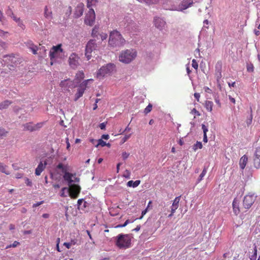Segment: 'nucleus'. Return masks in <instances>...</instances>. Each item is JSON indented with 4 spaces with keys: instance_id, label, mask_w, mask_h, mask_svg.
<instances>
[{
    "instance_id": "59",
    "label": "nucleus",
    "mask_w": 260,
    "mask_h": 260,
    "mask_svg": "<svg viewBox=\"0 0 260 260\" xmlns=\"http://www.w3.org/2000/svg\"><path fill=\"white\" fill-rule=\"evenodd\" d=\"M43 203V201H41V202H38L37 203H35L33 205L32 207H37L40 205H41V204H42Z\"/></svg>"
},
{
    "instance_id": "35",
    "label": "nucleus",
    "mask_w": 260,
    "mask_h": 260,
    "mask_svg": "<svg viewBox=\"0 0 260 260\" xmlns=\"http://www.w3.org/2000/svg\"><path fill=\"white\" fill-rule=\"evenodd\" d=\"M135 220L130 221L129 219H127L125 222L123 224H118L115 226L116 228H120L125 227L126 225H127L129 223H132L134 222Z\"/></svg>"
},
{
    "instance_id": "10",
    "label": "nucleus",
    "mask_w": 260,
    "mask_h": 260,
    "mask_svg": "<svg viewBox=\"0 0 260 260\" xmlns=\"http://www.w3.org/2000/svg\"><path fill=\"white\" fill-rule=\"evenodd\" d=\"M89 9V10L86 15L84 22L86 24L92 26L93 25L95 21V14L94 11L92 8Z\"/></svg>"
},
{
    "instance_id": "23",
    "label": "nucleus",
    "mask_w": 260,
    "mask_h": 260,
    "mask_svg": "<svg viewBox=\"0 0 260 260\" xmlns=\"http://www.w3.org/2000/svg\"><path fill=\"white\" fill-rule=\"evenodd\" d=\"M12 102L9 100H5L0 103V110L7 109L11 104Z\"/></svg>"
},
{
    "instance_id": "40",
    "label": "nucleus",
    "mask_w": 260,
    "mask_h": 260,
    "mask_svg": "<svg viewBox=\"0 0 260 260\" xmlns=\"http://www.w3.org/2000/svg\"><path fill=\"white\" fill-rule=\"evenodd\" d=\"M51 12L49 11L47 7H45L44 15L46 17H49L51 16Z\"/></svg>"
},
{
    "instance_id": "60",
    "label": "nucleus",
    "mask_w": 260,
    "mask_h": 260,
    "mask_svg": "<svg viewBox=\"0 0 260 260\" xmlns=\"http://www.w3.org/2000/svg\"><path fill=\"white\" fill-rule=\"evenodd\" d=\"M148 209L147 208H146L144 210H143L142 212V216L140 218V219H142L143 216L145 215V214L148 211Z\"/></svg>"
},
{
    "instance_id": "22",
    "label": "nucleus",
    "mask_w": 260,
    "mask_h": 260,
    "mask_svg": "<svg viewBox=\"0 0 260 260\" xmlns=\"http://www.w3.org/2000/svg\"><path fill=\"white\" fill-rule=\"evenodd\" d=\"M193 3L191 0H184L181 3L182 9L183 10L189 8Z\"/></svg>"
},
{
    "instance_id": "14",
    "label": "nucleus",
    "mask_w": 260,
    "mask_h": 260,
    "mask_svg": "<svg viewBox=\"0 0 260 260\" xmlns=\"http://www.w3.org/2000/svg\"><path fill=\"white\" fill-rule=\"evenodd\" d=\"M181 196L177 197L175 198V199L173 201V204L171 207V214H170L168 215V217H172L174 213L175 212L176 210L177 209V208L179 207V204L180 202Z\"/></svg>"
},
{
    "instance_id": "7",
    "label": "nucleus",
    "mask_w": 260,
    "mask_h": 260,
    "mask_svg": "<svg viewBox=\"0 0 260 260\" xmlns=\"http://www.w3.org/2000/svg\"><path fill=\"white\" fill-rule=\"evenodd\" d=\"M256 197L253 193H248L244 196L243 200V206L244 208L249 209L254 203Z\"/></svg>"
},
{
    "instance_id": "64",
    "label": "nucleus",
    "mask_w": 260,
    "mask_h": 260,
    "mask_svg": "<svg viewBox=\"0 0 260 260\" xmlns=\"http://www.w3.org/2000/svg\"><path fill=\"white\" fill-rule=\"evenodd\" d=\"M256 257H257L256 256H255V255H253L252 254L250 256L249 258L250 260H256Z\"/></svg>"
},
{
    "instance_id": "48",
    "label": "nucleus",
    "mask_w": 260,
    "mask_h": 260,
    "mask_svg": "<svg viewBox=\"0 0 260 260\" xmlns=\"http://www.w3.org/2000/svg\"><path fill=\"white\" fill-rule=\"evenodd\" d=\"M7 14L8 15V16H9L11 17L13 15H14V13H13L12 9L10 7H8V9L7 11Z\"/></svg>"
},
{
    "instance_id": "3",
    "label": "nucleus",
    "mask_w": 260,
    "mask_h": 260,
    "mask_svg": "<svg viewBox=\"0 0 260 260\" xmlns=\"http://www.w3.org/2000/svg\"><path fill=\"white\" fill-rule=\"evenodd\" d=\"M125 43V39L117 30H113L110 34L109 45L113 47L123 46Z\"/></svg>"
},
{
    "instance_id": "63",
    "label": "nucleus",
    "mask_w": 260,
    "mask_h": 260,
    "mask_svg": "<svg viewBox=\"0 0 260 260\" xmlns=\"http://www.w3.org/2000/svg\"><path fill=\"white\" fill-rule=\"evenodd\" d=\"M109 138V136L108 135H103L102 136V139H104L105 140H108Z\"/></svg>"
},
{
    "instance_id": "32",
    "label": "nucleus",
    "mask_w": 260,
    "mask_h": 260,
    "mask_svg": "<svg viewBox=\"0 0 260 260\" xmlns=\"http://www.w3.org/2000/svg\"><path fill=\"white\" fill-rule=\"evenodd\" d=\"M203 147L202 144L201 142H197L196 144L193 145V149L196 151L198 149H202Z\"/></svg>"
},
{
    "instance_id": "5",
    "label": "nucleus",
    "mask_w": 260,
    "mask_h": 260,
    "mask_svg": "<svg viewBox=\"0 0 260 260\" xmlns=\"http://www.w3.org/2000/svg\"><path fill=\"white\" fill-rule=\"evenodd\" d=\"M62 44H59L56 46H53L50 50L49 57L50 59V64L52 66L53 63L57 58H61V54L63 53V50L61 48Z\"/></svg>"
},
{
    "instance_id": "27",
    "label": "nucleus",
    "mask_w": 260,
    "mask_h": 260,
    "mask_svg": "<svg viewBox=\"0 0 260 260\" xmlns=\"http://www.w3.org/2000/svg\"><path fill=\"white\" fill-rule=\"evenodd\" d=\"M141 183V181L139 180H136L135 181H133V180H130L127 182V186L128 187H133L134 188L137 187Z\"/></svg>"
},
{
    "instance_id": "37",
    "label": "nucleus",
    "mask_w": 260,
    "mask_h": 260,
    "mask_svg": "<svg viewBox=\"0 0 260 260\" xmlns=\"http://www.w3.org/2000/svg\"><path fill=\"white\" fill-rule=\"evenodd\" d=\"M106 145H107V143L106 142H105L104 141H103L102 139H101L98 140V142L97 144H96L95 146L96 147H98L99 146H101L102 147H104V146H105Z\"/></svg>"
},
{
    "instance_id": "56",
    "label": "nucleus",
    "mask_w": 260,
    "mask_h": 260,
    "mask_svg": "<svg viewBox=\"0 0 260 260\" xmlns=\"http://www.w3.org/2000/svg\"><path fill=\"white\" fill-rule=\"evenodd\" d=\"M20 244L19 242H18V241H14L13 242V243L12 244V247H17L18 245H19Z\"/></svg>"
},
{
    "instance_id": "1",
    "label": "nucleus",
    "mask_w": 260,
    "mask_h": 260,
    "mask_svg": "<svg viewBox=\"0 0 260 260\" xmlns=\"http://www.w3.org/2000/svg\"><path fill=\"white\" fill-rule=\"evenodd\" d=\"M116 71V66L114 63H109L101 67L96 73V78L103 79L105 77L111 76Z\"/></svg>"
},
{
    "instance_id": "61",
    "label": "nucleus",
    "mask_w": 260,
    "mask_h": 260,
    "mask_svg": "<svg viewBox=\"0 0 260 260\" xmlns=\"http://www.w3.org/2000/svg\"><path fill=\"white\" fill-rule=\"evenodd\" d=\"M0 46L3 48H5L7 47V44L5 42L1 41L0 42Z\"/></svg>"
},
{
    "instance_id": "4",
    "label": "nucleus",
    "mask_w": 260,
    "mask_h": 260,
    "mask_svg": "<svg viewBox=\"0 0 260 260\" xmlns=\"http://www.w3.org/2000/svg\"><path fill=\"white\" fill-rule=\"evenodd\" d=\"M137 52L133 49H126L121 52L119 56V60L120 62L129 63L137 56Z\"/></svg>"
},
{
    "instance_id": "53",
    "label": "nucleus",
    "mask_w": 260,
    "mask_h": 260,
    "mask_svg": "<svg viewBox=\"0 0 260 260\" xmlns=\"http://www.w3.org/2000/svg\"><path fill=\"white\" fill-rule=\"evenodd\" d=\"M72 245V243L64 242L63 243V245L65 246L68 249L70 248Z\"/></svg>"
},
{
    "instance_id": "9",
    "label": "nucleus",
    "mask_w": 260,
    "mask_h": 260,
    "mask_svg": "<svg viewBox=\"0 0 260 260\" xmlns=\"http://www.w3.org/2000/svg\"><path fill=\"white\" fill-rule=\"evenodd\" d=\"M44 123V122H42L37 123L36 124H33L32 122H28L23 125L24 130L31 132L37 131L43 127Z\"/></svg>"
},
{
    "instance_id": "8",
    "label": "nucleus",
    "mask_w": 260,
    "mask_h": 260,
    "mask_svg": "<svg viewBox=\"0 0 260 260\" xmlns=\"http://www.w3.org/2000/svg\"><path fill=\"white\" fill-rule=\"evenodd\" d=\"M93 80L92 79H87L84 80L82 83L80 84L77 89V92L75 95V101H77L79 98L82 96L85 90L87 87L88 83L89 81H93Z\"/></svg>"
},
{
    "instance_id": "34",
    "label": "nucleus",
    "mask_w": 260,
    "mask_h": 260,
    "mask_svg": "<svg viewBox=\"0 0 260 260\" xmlns=\"http://www.w3.org/2000/svg\"><path fill=\"white\" fill-rule=\"evenodd\" d=\"M66 193H69L68 188L67 187H63L60 191V196L61 197H66Z\"/></svg>"
},
{
    "instance_id": "47",
    "label": "nucleus",
    "mask_w": 260,
    "mask_h": 260,
    "mask_svg": "<svg viewBox=\"0 0 260 260\" xmlns=\"http://www.w3.org/2000/svg\"><path fill=\"white\" fill-rule=\"evenodd\" d=\"M131 134L125 135L122 139V143H124L125 142H126L131 137Z\"/></svg>"
},
{
    "instance_id": "30",
    "label": "nucleus",
    "mask_w": 260,
    "mask_h": 260,
    "mask_svg": "<svg viewBox=\"0 0 260 260\" xmlns=\"http://www.w3.org/2000/svg\"><path fill=\"white\" fill-rule=\"evenodd\" d=\"M7 166L0 162V172L5 173L6 175H9L10 172L7 170Z\"/></svg>"
},
{
    "instance_id": "33",
    "label": "nucleus",
    "mask_w": 260,
    "mask_h": 260,
    "mask_svg": "<svg viewBox=\"0 0 260 260\" xmlns=\"http://www.w3.org/2000/svg\"><path fill=\"white\" fill-rule=\"evenodd\" d=\"M207 173V170L206 168H204L202 171V172L201 173V174H200L199 178L198 179V180H197V183H199L200 182H201L203 177L205 176V175H206Z\"/></svg>"
},
{
    "instance_id": "55",
    "label": "nucleus",
    "mask_w": 260,
    "mask_h": 260,
    "mask_svg": "<svg viewBox=\"0 0 260 260\" xmlns=\"http://www.w3.org/2000/svg\"><path fill=\"white\" fill-rule=\"evenodd\" d=\"M194 96L198 102H199L200 98V94L199 93H195L194 94Z\"/></svg>"
},
{
    "instance_id": "16",
    "label": "nucleus",
    "mask_w": 260,
    "mask_h": 260,
    "mask_svg": "<svg viewBox=\"0 0 260 260\" xmlns=\"http://www.w3.org/2000/svg\"><path fill=\"white\" fill-rule=\"evenodd\" d=\"M154 23L155 27L160 30L165 28L166 25V23L164 19L157 17L154 18Z\"/></svg>"
},
{
    "instance_id": "6",
    "label": "nucleus",
    "mask_w": 260,
    "mask_h": 260,
    "mask_svg": "<svg viewBox=\"0 0 260 260\" xmlns=\"http://www.w3.org/2000/svg\"><path fill=\"white\" fill-rule=\"evenodd\" d=\"M98 48V44L95 43V40H90L87 43L85 49V56L87 60H89L92 56V52Z\"/></svg>"
},
{
    "instance_id": "18",
    "label": "nucleus",
    "mask_w": 260,
    "mask_h": 260,
    "mask_svg": "<svg viewBox=\"0 0 260 260\" xmlns=\"http://www.w3.org/2000/svg\"><path fill=\"white\" fill-rule=\"evenodd\" d=\"M26 46L31 50L32 53L36 55L39 48L37 46L34 44L32 41L28 40L25 43Z\"/></svg>"
},
{
    "instance_id": "43",
    "label": "nucleus",
    "mask_w": 260,
    "mask_h": 260,
    "mask_svg": "<svg viewBox=\"0 0 260 260\" xmlns=\"http://www.w3.org/2000/svg\"><path fill=\"white\" fill-rule=\"evenodd\" d=\"M17 24H18V26H19L21 29H22L23 30H24L25 29V26L21 20H20L17 22Z\"/></svg>"
},
{
    "instance_id": "42",
    "label": "nucleus",
    "mask_w": 260,
    "mask_h": 260,
    "mask_svg": "<svg viewBox=\"0 0 260 260\" xmlns=\"http://www.w3.org/2000/svg\"><path fill=\"white\" fill-rule=\"evenodd\" d=\"M7 133V131H6L5 129L0 128V137L6 136Z\"/></svg>"
},
{
    "instance_id": "25",
    "label": "nucleus",
    "mask_w": 260,
    "mask_h": 260,
    "mask_svg": "<svg viewBox=\"0 0 260 260\" xmlns=\"http://www.w3.org/2000/svg\"><path fill=\"white\" fill-rule=\"evenodd\" d=\"M84 78V74L82 71H78L75 76V80L77 83L80 82Z\"/></svg>"
},
{
    "instance_id": "15",
    "label": "nucleus",
    "mask_w": 260,
    "mask_h": 260,
    "mask_svg": "<svg viewBox=\"0 0 260 260\" xmlns=\"http://www.w3.org/2000/svg\"><path fill=\"white\" fill-rule=\"evenodd\" d=\"M222 63L220 61L217 62L215 66V76L217 81L218 82L222 77L221 74Z\"/></svg>"
},
{
    "instance_id": "44",
    "label": "nucleus",
    "mask_w": 260,
    "mask_h": 260,
    "mask_svg": "<svg viewBox=\"0 0 260 260\" xmlns=\"http://www.w3.org/2000/svg\"><path fill=\"white\" fill-rule=\"evenodd\" d=\"M202 128L203 131L204 135H207V132L208 131L207 126H206L205 124H202Z\"/></svg>"
},
{
    "instance_id": "24",
    "label": "nucleus",
    "mask_w": 260,
    "mask_h": 260,
    "mask_svg": "<svg viewBox=\"0 0 260 260\" xmlns=\"http://www.w3.org/2000/svg\"><path fill=\"white\" fill-rule=\"evenodd\" d=\"M56 168L57 169L61 170L62 172L64 173L68 172V170L69 169V166L68 164L63 165L62 163H59L57 165V166H56Z\"/></svg>"
},
{
    "instance_id": "13",
    "label": "nucleus",
    "mask_w": 260,
    "mask_h": 260,
    "mask_svg": "<svg viewBox=\"0 0 260 260\" xmlns=\"http://www.w3.org/2000/svg\"><path fill=\"white\" fill-rule=\"evenodd\" d=\"M59 86L60 87L67 89H69V88H73L76 86V85L75 84L74 81L71 80L70 79H67L61 81L59 83Z\"/></svg>"
},
{
    "instance_id": "29",
    "label": "nucleus",
    "mask_w": 260,
    "mask_h": 260,
    "mask_svg": "<svg viewBox=\"0 0 260 260\" xmlns=\"http://www.w3.org/2000/svg\"><path fill=\"white\" fill-rule=\"evenodd\" d=\"M99 34L100 33L99 32V26H95L92 29L91 36L92 37L98 39Z\"/></svg>"
},
{
    "instance_id": "20",
    "label": "nucleus",
    "mask_w": 260,
    "mask_h": 260,
    "mask_svg": "<svg viewBox=\"0 0 260 260\" xmlns=\"http://www.w3.org/2000/svg\"><path fill=\"white\" fill-rule=\"evenodd\" d=\"M46 165H47V162L46 161H44V164H43V162L42 161H41L39 163V165L38 166L37 168L36 169L35 174L37 176L40 175L41 173L45 169Z\"/></svg>"
},
{
    "instance_id": "11",
    "label": "nucleus",
    "mask_w": 260,
    "mask_h": 260,
    "mask_svg": "<svg viewBox=\"0 0 260 260\" xmlns=\"http://www.w3.org/2000/svg\"><path fill=\"white\" fill-rule=\"evenodd\" d=\"M70 197L73 199H76L79 196L81 191V187L77 184H72L68 188Z\"/></svg>"
},
{
    "instance_id": "49",
    "label": "nucleus",
    "mask_w": 260,
    "mask_h": 260,
    "mask_svg": "<svg viewBox=\"0 0 260 260\" xmlns=\"http://www.w3.org/2000/svg\"><path fill=\"white\" fill-rule=\"evenodd\" d=\"M87 205H88V203L84 200V201L82 203V205L80 208V209L84 210L87 207Z\"/></svg>"
},
{
    "instance_id": "39",
    "label": "nucleus",
    "mask_w": 260,
    "mask_h": 260,
    "mask_svg": "<svg viewBox=\"0 0 260 260\" xmlns=\"http://www.w3.org/2000/svg\"><path fill=\"white\" fill-rule=\"evenodd\" d=\"M190 113L194 115V118H196V116H200L201 115L200 113L198 111H197L195 108H193L191 110Z\"/></svg>"
},
{
    "instance_id": "36",
    "label": "nucleus",
    "mask_w": 260,
    "mask_h": 260,
    "mask_svg": "<svg viewBox=\"0 0 260 260\" xmlns=\"http://www.w3.org/2000/svg\"><path fill=\"white\" fill-rule=\"evenodd\" d=\"M152 109V105L151 104H149V105L145 108L144 110V113L145 114H147L149 112L151 111Z\"/></svg>"
},
{
    "instance_id": "31",
    "label": "nucleus",
    "mask_w": 260,
    "mask_h": 260,
    "mask_svg": "<svg viewBox=\"0 0 260 260\" xmlns=\"http://www.w3.org/2000/svg\"><path fill=\"white\" fill-rule=\"evenodd\" d=\"M99 0H87V7L90 8L92 6H95Z\"/></svg>"
},
{
    "instance_id": "50",
    "label": "nucleus",
    "mask_w": 260,
    "mask_h": 260,
    "mask_svg": "<svg viewBox=\"0 0 260 260\" xmlns=\"http://www.w3.org/2000/svg\"><path fill=\"white\" fill-rule=\"evenodd\" d=\"M25 183L27 186H31L32 185V182L28 178L25 179Z\"/></svg>"
},
{
    "instance_id": "54",
    "label": "nucleus",
    "mask_w": 260,
    "mask_h": 260,
    "mask_svg": "<svg viewBox=\"0 0 260 260\" xmlns=\"http://www.w3.org/2000/svg\"><path fill=\"white\" fill-rule=\"evenodd\" d=\"M257 246L255 245H254V248H253V253L252 254V255L257 256Z\"/></svg>"
},
{
    "instance_id": "52",
    "label": "nucleus",
    "mask_w": 260,
    "mask_h": 260,
    "mask_svg": "<svg viewBox=\"0 0 260 260\" xmlns=\"http://www.w3.org/2000/svg\"><path fill=\"white\" fill-rule=\"evenodd\" d=\"M66 143H67V149L68 150H70V142H69V139L68 138H67L66 139Z\"/></svg>"
},
{
    "instance_id": "46",
    "label": "nucleus",
    "mask_w": 260,
    "mask_h": 260,
    "mask_svg": "<svg viewBox=\"0 0 260 260\" xmlns=\"http://www.w3.org/2000/svg\"><path fill=\"white\" fill-rule=\"evenodd\" d=\"M129 155V153L126 152H123L122 153V157L124 160L127 159Z\"/></svg>"
},
{
    "instance_id": "26",
    "label": "nucleus",
    "mask_w": 260,
    "mask_h": 260,
    "mask_svg": "<svg viewBox=\"0 0 260 260\" xmlns=\"http://www.w3.org/2000/svg\"><path fill=\"white\" fill-rule=\"evenodd\" d=\"M73 176L72 174L67 172L64 173L63 178L66 181H68L69 183H71L73 182V180L72 179Z\"/></svg>"
},
{
    "instance_id": "41",
    "label": "nucleus",
    "mask_w": 260,
    "mask_h": 260,
    "mask_svg": "<svg viewBox=\"0 0 260 260\" xmlns=\"http://www.w3.org/2000/svg\"><path fill=\"white\" fill-rule=\"evenodd\" d=\"M192 67L196 70H197L198 68V63L194 59L192 60Z\"/></svg>"
},
{
    "instance_id": "19",
    "label": "nucleus",
    "mask_w": 260,
    "mask_h": 260,
    "mask_svg": "<svg viewBox=\"0 0 260 260\" xmlns=\"http://www.w3.org/2000/svg\"><path fill=\"white\" fill-rule=\"evenodd\" d=\"M233 212L236 215H238L240 212L239 201L234 199L232 203Z\"/></svg>"
},
{
    "instance_id": "28",
    "label": "nucleus",
    "mask_w": 260,
    "mask_h": 260,
    "mask_svg": "<svg viewBox=\"0 0 260 260\" xmlns=\"http://www.w3.org/2000/svg\"><path fill=\"white\" fill-rule=\"evenodd\" d=\"M213 103L210 101H206L205 103V107L209 112H212Z\"/></svg>"
},
{
    "instance_id": "12",
    "label": "nucleus",
    "mask_w": 260,
    "mask_h": 260,
    "mask_svg": "<svg viewBox=\"0 0 260 260\" xmlns=\"http://www.w3.org/2000/svg\"><path fill=\"white\" fill-rule=\"evenodd\" d=\"M69 63L72 69H76L80 64V57L75 53H72L69 58Z\"/></svg>"
},
{
    "instance_id": "2",
    "label": "nucleus",
    "mask_w": 260,
    "mask_h": 260,
    "mask_svg": "<svg viewBox=\"0 0 260 260\" xmlns=\"http://www.w3.org/2000/svg\"><path fill=\"white\" fill-rule=\"evenodd\" d=\"M132 237L129 234H120L116 237L115 245L120 249H127L131 246Z\"/></svg>"
},
{
    "instance_id": "38",
    "label": "nucleus",
    "mask_w": 260,
    "mask_h": 260,
    "mask_svg": "<svg viewBox=\"0 0 260 260\" xmlns=\"http://www.w3.org/2000/svg\"><path fill=\"white\" fill-rule=\"evenodd\" d=\"M107 38V35L106 33L102 32L99 34V39L98 40L100 39L101 41H104L106 40Z\"/></svg>"
},
{
    "instance_id": "51",
    "label": "nucleus",
    "mask_w": 260,
    "mask_h": 260,
    "mask_svg": "<svg viewBox=\"0 0 260 260\" xmlns=\"http://www.w3.org/2000/svg\"><path fill=\"white\" fill-rule=\"evenodd\" d=\"M11 18L13 19V20H14L16 22H18L20 19V18H18L14 14L12 16H11Z\"/></svg>"
},
{
    "instance_id": "45",
    "label": "nucleus",
    "mask_w": 260,
    "mask_h": 260,
    "mask_svg": "<svg viewBox=\"0 0 260 260\" xmlns=\"http://www.w3.org/2000/svg\"><path fill=\"white\" fill-rule=\"evenodd\" d=\"M83 201H84V200L83 199H80L78 200L77 206H78V209H80V208L82 205Z\"/></svg>"
},
{
    "instance_id": "57",
    "label": "nucleus",
    "mask_w": 260,
    "mask_h": 260,
    "mask_svg": "<svg viewBox=\"0 0 260 260\" xmlns=\"http://www.w3.org/2000/svg\"><path fill=\"white\" fill-rule=\"evenodd\" d=\"M204 89L205 92L208 93H211V89L209 88L208 87H204Z\"/></svg>"
},
{
    "instance_id": "62",
    "label": "nucleus",
    "mask_w": 260,
    "mask_h": 260,
    "mask_svg": "<svg viewBox=\"0 0 260 260\" xmlns=\"http://www.w3.org/2000/svg\"><path fill=\"white\" fill-rule=\"evenodd\" d=\"M229 99L230 100L231 102L235 104L236 102V101L234 98H232L231 95H229Z\"/></svg>"
},
{
    "instance_id": "58",
    "label": "nucleus",
    "mask_w": 260,
    "mask_h": 260,
    "mask_svg": "<svg viewBox=\"0 0 260 260\" xmlns=\"http://www.w3.org/2000/svg\"><path fill=\"white\" fill-rule=\"evenodd\" d=\"M100 127L101 129H105L106 127V124L103 122L100 124Z\"/></svg>"
},
{
    "instance_id": "21",
    "label": "nucleus",
    "mask_w": 260,
    "mask_h": 260,
    "mask_svg": "<svg viewBox=\"0 0 260 260\" xmlns=\"http://www.w3.org/2000/svg\"><path fill=\"white\" fill-rule=\"evenodd\" d=\"M248 161V157L246 155H244L243 156L241 157L239 161V166L240 168L243 170L247 163Z\"/></svg>"
},
{
    "instance_id": "17",
    "label": "nucleus",
    "mask_w": 260,
    "mask_h": 260,
    "mask_svg": "<svg viewBox=\"0 0 260 260\" xmlns=\"http://www.w3.org/2000/svg\"><path fill=\"white\" fill-rule=\"evenodd\" d=\"M254 166L256 169L260 168V147L256 148L255 152Z\"/></svg>"
}]
</instances>
